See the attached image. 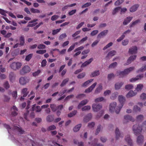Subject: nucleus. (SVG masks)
Instances as JSON below:
<instances>
[{
    "label": "nucleus",
    "mask_w": 146,
    "mask_h": 146,
    "mask_svg": "<svg viewBox=\"0 0 146 146\" xmlns=\"http://www.w3.org/2000/svg\"><path fill=\"white\" fill-rule=\"evenodd\" d=\"M31 70L30 67L28 65L24 66L20 71V72L21 75H23L29 72Z\"/></svg>",
    "instance_id": "39448f33"
},
{
    "label": "nucleus",
    "mask_w": 146,
    "mask_h": 146,
    "mask_svg": "<svg viewBox=\"0 0 146 146\" xmlns=\"http://www.w3.org/2000/svg\"><path fill=\"white\" fill-rule=\"evenodd\" d=\"M134 67H131L126 69L123 71H117L116 73L117 75L118 76H119L120 78H122L134 70Z\"/></svg>",
    "instance_id": "f03ea898"
},
{
    "label": "nucleus",
    "mask_w": 146,
    "mask_h": 146,
    "mask_svg": "<svg viewBox=\"0 0 146 146\" xmlns=\"http://www.w3.org/2000/svg\"><path fill=\"white\" fill-rule=\"evenodd\" d=\"M121 9L120 7H116L115 8V9L113 10L112 12V14L113 15H115L117 12L118 11L120 10Z\"/></svg>",
    "instance_id": "de8ad7c7"
},
{
    "label": "nucleus",
    "mask_w": 146,
    "mask_h": 146,
    "mask_svg": "<svg viewBox=\"0 0 146 146\" xmlns=\"http://www.w3.org/2000/svg\"><path fill=\"white\" fill-rule=\"evenodd\" d=\"M143 87V85L142 84H140L137 85V88H135V90L139 91H141Z\"/></svg>",
    "instance_id": "79ce46f5"
},
{
    "label": "nucleus",
    "mask_w": 146,
    "mask_h": 146,
    "mask_svg": "<svg viewBox=\"0 0 146 146\" xmlns=\"http://www.w3.org/2000/svg\"><path fill=\"white\" fill-rule=\"evenodd\" d=\"M143 77V74H140L139 75L137 76L136 78H133L130 80L129 81L131 82H133L137 80L138 79H141V78Z\"/></svg>",
    "instance_id": "5701e85b"
},
{
    "label": "nucleus",
    "mask_w": 146,
    "mask_h": 146,
    "mask_svg": "<svg viewBox=\"0 0 146 146\" xmlns=\"http://www.w3.org/2000/svg\"><path fill=\"white\" fill-rule=\"evenodd\" d=\"M133 110L135 112L140 111L141 109L140 108L138 107L137 106H135L134 107Z\"/></svg>",
    "instance_id": "69168bd1"
},
{
    "label": "nucleus",
    "mask_w": 146,
    "mask_h": 146,
    "mask_svg": "<svg viewBox=\"0 0 146 146\" xmlns=\"http://www.w3.org/2000/svg\"><path fill=\"white\" fill-rule=\"evenodd\" d=\"M33 54H30L26 56L25 58V60L27 61H29L32 58Z\"/></svg>",
    "instance_id": "49530a36"
},
{
    "label": "nucleus",
    "mask_w": 146,
    "mask_h": 146,
    "mask_svg": "<svg viewBox=\"0 0 146 146\" xmlns=\"http://www.w3.org/2000/svg\"><path fill=\"white\" fill-rule=\"evenodd\" d=\"M41 71L40 70H38L36 71L33 73V75L34 76H38L40 73Z\"/></svg>",
    "instance_id": "e2e57ef3"
},
{
    "label": "nucleus",
    "mask_w": 146,
    "mask_h": 146,
    "mask_svg": "<svg viewBox=\"0 0 146 146\" xmlns=\"http://www.w3.org/2000/svg\"><path fill=\"white\" fill-rule=\"evenodd\" d=\"M115 133L116 135V138L117 139H118L119 137L122 138L123 137V135L120 134L119 130L117 128L116 129Z\"/></svg>",
    "instance_id": "ddd939ff"
},
{
    "label": "nucleus",
    "mask_w": 146,
    "mask_h": 146,
    "mask_svg": "<svg viewBox=\"0 0 146 146\" xmlns=\"http://www.w3.org/2000/svg\"><path fill=\"white\" fill-rule=\"evenodd\" d=\"M81 126V124H80L76 126L73 129L74 132H76L78 131Z\"/></svg>",
    "instance_id": "473e14b6"
},
{
    "label": "nucleus",
    "mask_w": 146,
    "mask_h": 146,
    "mask_svg": "<svg viewBox=\"0 0 146 146\" xmlns=\"http://www.w3.org/2000/svg\"><path fill=\"white\" fill-rule=\"evenodd\" d=\"M115 77V75L113 73L109 74L108 76V80H111L112 78Z\"/></svg>",
    "instance_id": "052dcab7"
},
{
    "label": "nucleus",
    "mask_w": 146,
    "mask_h": 146,
    "mask_svg": "<svg viewBox=\"0 0 146 146\" xmlns=\"http://www.w3.org/2000/svg\"><path fill=\"white\" fill-rule=\"evenodd\" d=\"M46 48V46L43 44H40L38 46V48L39 49H44Z\"/></svg>",
    "instance_id": "680f3d73"
},
{
    "label": "nucleus",
    "mask_w": 146,
    "mask_h": 146,
    "mask_svg": "<svg viewBox=\"0 0 146 146\" xmlns=\"http://www.w3.org/2000/svg\"><path fill=\"white\" fill-rule=\"evenodd\" d=\"M118 100L120 103V104L117 106V108H118V110H115V113L117 114L119 113L121 108L123 106L124 103L125 101V99L124 97L122 96L121 95L119 96L118 97Z\"/></svg>",
    "instance_id": "7ed1b4c3"
},
{
    "label": "nucleus",
    "mask_w": 146,
    "mask_h": 146,
    "mask_svg": "<svg viewBox=\"0 0 146 146\" xmlns=\"http://www.w3.org/2000/svg\"><path fill=\"white\" fill-rule=\"evenodd\" d=\"M116 53V52L115 50H112L106 56V57L109 58L110 57H111L112 56L114 55Z\"/></svg>",
    "instance_id": "bb28decb"
},
{
    "label": "nucleus",
    "mask_w": 146,
    "mask_h": 146,
    "mask_svg": "<svg viewBox=\"0 0 146 146\" xmlns=\"http://www.w3.org/2000/svg\"><path fill=\"white\" fill-rule=\"evenodd\" d=\"M36 105L35 104L33 105L31 108V110L32 111L35 110L36 112H39L41 111V108L40 106H37L36 107Z\"/></svg>",
    "instance_id": "9b49d317"
},
{
    "label": "nucleus",
    "mask_w": 146,
    "mask_h": 146,
    "mask_svg": "<svg viewBox=\"0 0 146 146\" xmlns=\"http://www.w3.org/2000/svg\"><path fill=\"white\" fill-rule=\"evenodd\" d=\"M28 89L27 88L23 89L21 91V94H23V97H26L29 93V92L27 91Z\"/></svg>",
    "instance_id": "b1692460"
},
{
    "label": "nucleus",
    "mask_w": 146,
    "mask_h": 146,
    "mask_svg": "<svg viewBox=\"0 0 146 146\" xmlns=\"http://www.w3.org/2000/svg\"><path fill=\"white\" fill-rule=\"evenodd\" d=\"M53 117L51 115H49L46 117V120L48 122H51L53 121Z\"/></svg>",
    "instance_id": "a19ab883"
},
{
    "label": "nucleus",
    "mask_w": 146,
    "mask_h": 146,
    "mask_svg": "<svg viewBox=\"0 0 146 146\" xmlns=\"http://www.w3.org/2000/svg\"><path fill=\"white\" fill-rule=\"evenodd\" d=\"M86 75L85 72H83L79 74L77 76V78L79 79H81L84 77Z\"/></svg>",
    "instance_id": "864d4df0"
},
{
    "label": "nucleus",
    "mask_w": 146,
    "mask_h": 146,
    "mask_svg": "<svg viewBox=\"0 0 146 146\" xmlns=\"http://www.w3.org/2000/svg\"><path fill=\"white\" fill-rule=\"evenodd\" d=\"M146 70V64L144 65V66H142L141 68L139 69L137 71V72H143Z\"/></svg>",
    "instance_id": "ea45409f"
},
{
    "label": "nucleus",
    "mask_w": 146,
    "mask_h": 146,
    "mask_svg": "<svg viewBox=\"0 0 146 146\" xmlns=\"http://www.w3.org/2000/svg\"><path fill=\"white\" fill-rule=\"evenodd\" d=\"M143 118L144 116L143 115H139L136 117L137 121L138 122L141 121L143 120Z\"/></svg>",
    "instance_id": "72a5a7b5"
},
{
    "label": "nucleus",
    "mask_w": 146,
    "mask_h": 146,
    "mask_svg": "<svg viewBox=\"0 0 146 146\" xmlns=\"http://www.w3.org/2000/svg\"><path fill=\"white\" fill-rule=\"evenodd\" d=\"M124 119L125 120H126L128 121H130L133 122L135 121V119L133 117L128 115H125L124 116Z\"/></svg>",
    "instance_id": "412c9836"
},
{
    "label": "nucleus",
    "mask_w": 146,
    "mask_h": 146,
    "mask_svg": "<svg viewBox=\"0 0 146 146\" xmlns=\"http://www.w3.org/2000/svg\"><path fill=\"white\" fill-rule=\"evenodd\" d=\"M93 80V79H91L90 80H88L87 81L85 82L82 85V86L85 87L87 86L89 84L92 82Z\"/></svg>",
    "instance_id": "f704fd0d"
},
{
    "label": "nucleus",
    "mask_w": 146,
    "mask_h": 146,
    "mask_svg": "<svg viewBox=\"0 0 146 146\" xmlns=\"http://www.w3.org/2000/svg\"><path fill=\"white\" fill-rule=\"evenodd\" d=\"M88 102L87 100H85L82 101L78 106V109H80L82 106L86 105Z\"/></svg>",
    "instance_id": "f3484780"
},
{
    "label": "nucleus",
    "mask_w": 146,
    "mask_h": 146,
    "mask_svg": "<svg viewBox=\"0 0 146 146\" xmlns=\"http://www.w3.org/2000/svg\"><path fill=\"white\" fill-rule=\"evenodd\" d=\"M68 81L69 78H68L64 79L60 84V86L61 87L64 86L66 84V83L68 82Z\"/></svg>",
    "instance_id": "2f4dec72"
},
{
    "label": "nucleus",
    "mask_w": 146,
    "mask_h": 146,
    "mask_svg": "<svg viewBox=\"0 0 146 146\" xmlns=\"http://www.w3.org/2000/svg\"><path fill=\"white\" fill-rule=\"evenodd\" d=\"M137 48L136 46H133L129 48V52L131 54H136L137 52Z\"/></svg>",
    "instance_id": "1a4fd4ad"
},
{
    "label": "nucleus",
    "mask_w": 146,
    "mask_h": 146,
    "mask_svg": "<svg viewBox=\"0 0 146 146\" xmlns=\"http://www.w3.org/2000/svg\"><path fill=\"white\" fill-rule=\"evenodd\" d=\"M9 79L11 82H13L15 80L14 74L13 72H11L9 74Z\"/></svg>",
    "instance_id": "a878e982"
},
{
    "label": "nucleus",
    "mask_w": 146,
    "mask_h": 146,
    "mask_svg": "<svg viewBox=\"0 0 146 146\" xmlns=\"http://www.w3.org/2000/svg\"><path fill=\"white\" fill-rule=\"evenodd\" d=\"M61 29H57L56 30H53L52 31V34L53 35H54L57 34L58 32L60 31Z\"/></svg>",
    "instance_id": "4d7b16f0"
},
{
    "label": "nucleus",
    "mask_w": 146,
    "mask_h": 146,
    "mask_svg": "<svg viewBox=\"0 0 146 146\" xmlns=\"http://www.w3.org/2000/svg\"><path fill=\"white\" fill-rule=\"evenodd\" d=\"M136 57V55H134L133 56H131L127 60V61L126 64H125V65H128L131 63V61L135 60Z\"/></svg>",
    "instance_id": "a211bd4d"
},
{
    "label": "nucleus",
    "mask_w": 146,
    "mask_h": 146,
    "mask_svg": "<svg viewBox=\"0 0 146 146\" xmlns=\"http://www.w3.org/2000/svg\"><path fill=\"white\" fill-rule=\"evenodd\" d=\"M125 139L129 145L131 146L133 145L132 140L131 139L129 135H128L126 136Z\"/></svg>",
    "instance_id": "6ab92c4d"
},
{
    "label": "nucleus",
    "mask_w": 146,
    "mask_h": 146,
    "mask_svg": "<svg viewBox=\"0 0 146 146\" xmlns=\"http://www.w3.org/2000/svg\"><path fill=\"white\" fill-rule=\"evenodd\" d=\"M46 52V50H38L36 52V53L41 54H43Z\"/></svg>",
    "instance_id": "603ef678"
},
{
    "label": "nucleus",
    "mask_w": 146,
    "mask_h": 146,
    "mask_svg": "<svg viewBox=\"0 0 146 146\" xmlns=\"http://www.w3.org/2000/svg\"><path fill=\"white\" fill-rule=\"evenodd\" d=\"M30 11L32 13H38L40 12V11L39 10L37 9H34L33 8H31L30 9Z\"/></svg>",
    "instance_id": "6e6d98bb"
},
{
    "label": "nucleus",
    "mask_w": 146,
    "mask_h": 146,
    "mask_svg": "<svg viewBox=\"0 0 146 146\" xmlns=\"http://www.w3.org/2000/svg\"><path fill=\"white\" fill-rule=\"evenodd\" d=\"M113 43L112 42H110L108 44L106 45V46H104L103 48V50H104L110 47L112 45Z\"/></svg>",
    "instance_id": "0e129e2a"
},
{
    "label": "nucleus",
    "mask_w": 146,
    "mask_h": 146,
    "mask_svg": "<svg viewBox=\"0 0 146 146\" xmlns=\"http://www.w3.org/2000/svg\"><path fill=\"white\" fill-rule=\"evenodd\" d=\"M50 107L52 111L54 112L56 111L57 109V106L54 104H50Z\"/></svg>",
    "instance_id": "c9c22d12"
},
{
    "label": "nucleus",
    "mask_w": 146,
    "mask_h": 146,
    "mask_svg": "<svg viewBox=\"0 0 146 146\" xmlns=\"http://www.w3.org/2000/svg\"><path fill=\"white\" fill-rule=\"evenodd\" d=\"M143 128L146 129V121L143 123L141 127L139 126V125L137 124L134 125L133 126V130L134 134L137 135L141 133Z\"/></svg>",
    "instance_id": "f257e3e1"
},
{
    "label": "nucleus",
    "mask_w": 146,
    "mask_h": 146,
    "mask_svg": "<svg viewBox=\"0 0 146 146\" xmlns=\"http://www.w3.org/2000/svg\"><path fill=\"white\" fill-rule=\"evenodd\" d=\"M101 126L100 125L98 126L95 133L96 135H97L99 133L101 130Z\"/></svg>",
    "instance_id": "bf43d9fd"
},
{
    "label": "nucleus",
    "mask_w": 146,
    "mask_h": 146,
    "mask_svg": "<svg viewBox=\"0 0 146 146\" xmlns=\"http://www.w3.org/2000/svg\"><path fill=\"white\" fill-rule=\"evenodd\" d=\"M136 94V92H134L133 91H130L126 95L127 98L135 96Z\"/></svg>",
    "instance_id": "c85d7f7f"
},
{
    "label": "nucleus",
    "mask_w": 146,
    "mask_h": 146,
    "mask_svg": "<svg viewBox=\"0 0 146 146\" xmlns=\"http://www.w3.org/2000/svg\"><path fill=\"white\" fill-rule=\"evenodd\" d=\"M108 32V31L107 30H104L102 31L98 35L97 38H100L102 36H105L107 34Z\"/></svg>",
    "instance_id": "4be33fe9"
},
{
    "label": "nucleus",
    "mask_w": 146,
    "mask_h": 146,
    "mask_svg": "<svg viewBox=\"0 0 146 146\" xmlns=\"http://www.w3.org/2000/svg\"><path fill=\"white\" fill-rule=\"evenodd\" d=\"M29 79L26 77H21L19 79V82L22 85H24L29 82Z\"/></svg>",
    "instance_id": "6e6552de"
},
{
    "label": "nucleus",
    "mask_w": 146,
    "mask_h": 146,
    "mask_svg": "<svg viewBox=\"0 0 146 146\" xmlns=\"http://www.w3.org/2000/svg\"><path fill=\"white\" fill-rule=\"evenodd\" d=\"M133 86L132 84H129L125 86V89L127 90H129L132 89Z\"/></svg>",
    "instance_id": "5fc2aeb1"
},
{
    "label": "nucleus",
    "mask_w": 146,
    "mask_h": 146,
    "mask_svg": "<svg viewBox=\"0 0 146 146\" xmlns=\"http://www.w3.org/2000/svg\"><path fill=\"white\" fill-rule=\"evenodd\" d=\"M97 84L96 82H95L91 86L89 87L86 89L85 91V93H89L91 92L95 87Z\"/></svg>",
    "instance_id": "9d476101"
},
{
    "label": "nucleus",
    "mask_w": 146,
    "mask_h": 146,
    "mask_svg": "<svg viewBox=\"0 0 146 146\" xmlns=\"http://www.w3.org/2000/svg\"><path fill=\"white\" fill-rule=\"evenodd\" d=\"M8 13V11H5L3 10L0 9V13L2 15L6 16V13Z\"/></svg>",
    "instance_id": "3c124183"
},
{
    "label": "nucleus",
    "mask_w": 146,
    "mask_h": 146,
    "mask_svg": "<svg viewBox=\"0 0 146 146\" xmlns=\"http://www.w3.org/2000/svg\"><path fill=\"white\" fill-rule=\"evenodd\" d=\"M117 65L116 62H114L110 64L109 66V68H113L115 67Z\"/></svg>",
    "instance_id": "338daca9"
},
{
    "label": "nucleus",
    "mask_w": 146,
    "mask_h": 146,
    "mask_svg": "<svg viewBox=\"0 0 146 146\" xmlns=\"http://www.w3.org/2000/svg\"><path fill=\"white\" fill-rule=\"evenodd\" d=\"M140 22V20L139 19H138L136 20L135 21L131 23L129 25V27L130 28H131L133 27V26L136 25L138 23Z\"/></svg>",
    "instance_id": "58836bf2"
},
{
    "label": "nucleus",
    "mask_w": 146,
    "mask_h": 146,
    "mask_svg": "<svg viewBox=\"0 0 146 146\" xmlns=\"http://www.w3.org/2000/svg\"><path fill=\"white\" fill-rule=\"evenodd\" d=\"M116 103L115 102H113L111 103L110 105V111L111 112H112L114 111H115L116 110H118V108L117 107V109H115V108L116 107Z\"/></svg>",
    "instance_id": "423d86ee"
},
{
    "label": "nucleus",
    "mask_w": 146,
    "mask_h": 146,
    "mask_svg": "<svg viewBox=\"0 0 146 146\" xmlns=\"http://www.w3.org/2000/svg\"><path fill=\"white\" fill-rule=\"evenodd\" d=\"M92 117V114L91 113H89L84 117L83 121L85 122H87L90 120Z\"/></svg>",
    "instance_id": "2eb2a0df"
},
{
    "label": "nucleus",
    "mask_w": 146,
    "mask_h": 146,
    "mask_svg": "<svg viewBox=\"0 0 146 146\" xmlns=\"http://www.w3.org/2000/svg\"><path fill=\"white\" fill-rule=\"evenodd\" d=\"M77 113V111L76 110H74L70 113H68V116L69 117H72L76 115Z\"/></svg>",
    "instance_id": "4c0bfd02"
},
{
    "label": "nucleus",
    "mask_w": 146,
    "mask_h": 146,
    "mask_svg": "<svg viewBox=\"0 0 146 146\" xmlns=\"http://www.w3.org/2000/svg\"><path fill=\"white\" fill-rule=\"evenodd\" d=\"M98 32V30H95L93 31L90 33L91 36H93L97 34Z\"/></svg>",
    "instance_id": "774afa93"
},
{
    "label": "nucleus",
    "mask_w": 146,
    "mask_h": 146,
    "mask_svg": "<svg viewBox=\"0 0 146 146\" xmlns=\"http://www.w3.org/2000/svg\"><path fill=\"white\" fill-rule=\"evenodd\" d=\"M143 137L142 135L138 136L137 138V142L138 144L139 145L142 144L143 141Z\"/></svg>",
    "instance_id": "aec40b11"
},
{
    "label": "nucleus",
    "mask_w": 146,
    "mask_h": 146,
    "mask_svg": "<svg viewBox=\"0 0 146 146\" xmlns=\"http://www.w3.org/2000/svg\"><path fill=\"white\" fill-rule=\"evenodd\" d=\"M124 1V0H117L115 3L114 5L115 6H118L121 4Z\"/></svg>",
    "instance_id": "a18cd8bd"
},
{
    "label": "nucleus",
    "mask_w": 146,
    "mask_h": 146,
    "mask_svg": "<svg viewBox=\"0 0 146 146\" xmlns=\"http://www.w3.org/2000/svg\"><path fill=\"white\" fill-rule=\"evenodd\" d=\"M12 95L13 97L15 99H16L17 96V92L16 91H14L12 92Z\"/></svg>",
    "instance_id": "13d9d810"
},
{
    "label": "nucleus",
    "mask_w": 146,
    "mask_h": 146,
    "mask_svg": "<svg viewBox=\"0 0 146 146\" xmlns=\"http://www.w3.org/2000/svg\"><path fill=\"white\" fill-rule=\"evenodd\" d=\"M20 43L19 45L21 46H23L24 45L25 43L24 36H21L19 37Z\"/></svg>",
    "instance_id": "393cba45"
},
{
    "label": "nucleus",
    "mask_w": 146,
    "mask_h": 146,
    "mask_svg": "<svg viewBox=\"0 0 146 146\" xmlns=\"http://www.w3.org/2000/svg\"><path fill=\"white\" fill-rule=\"evenodd\" d=\"M123 82H119L115 84V89L118 90L119 89L123 84Z\"/></svg>",
    "instance_id": "cd10ccee"
},
{
    "label": "nucleus",
    "mask_w": 146,
    "mask_h": 146,
    "mask_svg": "<svg viewBox=\"0 0 146 146\" xmlns=\"http://www.w3.org/2000/svg\"><path fill=\"white\" fill-rule=\"evenodd\" d=\"M56 127L54 125L49 126L47 128L48 131H50L55 130L56 129Z\"/></svg>",
    "instance_id": "37998d69"
},
{
    "label": "nucleus",
    "mask_w": 146,
    "mask_h": 146,
    "mask_svg": "<svg viewBox=\"0 0 146 146\" xmlns=\"http://www.w3.org/2000/svg\"><path fill=\"white\" fill-rule=\"evenodd\" d=\"M91 108V107L89 106H85L82 108V110L83 111L88 110Z\"/></svg>",
    "instance_id": "09e8293b"
},
{
    "label": "nucleus",
    "mask_w": 146,
    "mask_h": 146,
    "mask_svg": "<svg viewBox=\"0 0 146 146\" xmlns=\"http://www.w3.org/2000/svg\"><path fill=\"white\" fill-rule=\"evenodd\" d=\"M100 74V73L99 70H96L92 73L91 76L93 77H95L98 76Z\"/></svg>",
    "instance_id": "e433bc0d"
},
{
    "label": "nucleus",
    "mask_w": 146,
    "mask_h": 146,
    "mask_svg": "<svg viewBox=\"0 0 146 146\" xmlns=\"http://www.w3.org/2000/svg\"><path fill=\"white\" fill-rule=\"evenodd\" d=\"M15 129L16 130H17L21 134H23L25 131L23 130L22 128H20L18 126H16L15 127Z\"/></svg>",
    "instance_id": "7c9ffc66"
},
{
    "label": "nucleus",
    "mask_w": 146,
    "mask_h": 146,
    "mask_svg": "<svg viewBox=\"0 0 146 146\" xmlns=\"http://www.w3.org/2000/svg\"><path fill=\"white\" fill-rule=\"evenodd\" d=\"M19 53V50L18 49H17L13 51L11 54L13 56H16L18 55Z\"/></svg>",
    "instance_id": "c03bdc74"
},
{
    "label": "nucleus",
    "mask_w": 146,
    "mask_h": 146,
    "mask_svg": "<svg viewBox=\"0 0 146 146\" xmlns=\"http://www.w3.org/2000/svg\"><path fill=\"white\" fill-rule=\"evenodd\" d=\"M67 36L66 34L65 33L61 34L58 38L59 40H62L64 38H66Z\"/></svg>",
    "instance_id": "8fccbe9b"
},
{
    "label": "nucleus",
    "mask_w": 146,
    "mask_h": 146,
    "mask_svg": "<svg viewBox=\"0 0 146 146\" xmlns=\"http://www.w3.org/2000/svg\"><path fill=\"white\" fill-rule=\"evenodd\" d=\"M139 7V4H135L130 8V11L131 12H134L137 10Z\"/></svg>",
    "instance_id": "dca6fc26"
},
{
    "label": "nucleus",
    "mask_w": 146,
    "mask_h": 146,
    "mask_svg": "<svg viewBox=\"0 0 146 146\" xmlns=\"http://www.w3.org/2000/svg\"><path fill=\"white\" fill-rule=\"evenodd\" d=\"M93 58H92L82 63L81 66V67H84L87 66L88 64H90L92 62L93 60Z\"/></svg>",
    "instance_id": "4468645a"
},
{
    "label": "nucleus",
    "mask_w": 146,
    "mask_h": 146,
    "mask_svg": "<svg viewBox=\"0 0 146 146\" xmlns=\"http://www.w3.org/2000/svg\"><path fill=\"white\" fill-rule=\"evenodd\" d=\"M102 89V86L101 84H100L98 86L96 89L95 93H98L100 92Z\"/></svg>",
    "instance_id": "c756f323"
},
{
    "label": "nucleus",
    "mask_w": 146,
    "mask_h": 146,
    "mask_svg": "<svg viewBox=\"0 0 146 146\" xmlns=\"http://www.w3.org/2000/svg\"><path fill=\"white\" fill-rule=\"evenodd\" d=\"M22 64L19 62H14L11 64L10 65L11 68L14 70L19 69L21 67Z\"/></svg>",
    "instance_id": "20e7f679"
},
{
    "label": "nucleus",
    "mask_w": 146,
    "mask_h": 146,
    "mask_svg": "<svg viewBox=\"0 0 146 146\" xmlns=\"http://www.w3.org/2000/svg\"><path fill=\"white\" fill-rule=\"evenodd\" d=\"M102 106L101 104H93L92 105V108L94 111L97 112L102 108Z\"/></svg>",
    "instance_id": "0eeeda50"
},
{
    "label": "nucleus",
    "mask_w": 146,
    "mask_h": 146,
    "mask_svg": "<svg viewBox=\"0 0 146 146\" xmlns=\"http://www.w3.org/2000/svg\"><path fill=\"white\" fill-rule=\"evenodd\" d=\"M133 17H128L125 19L123 22V24L124 25H125L129 23L132 20Z\"/></svg>",
    "instance_id": "f8f14e48"
}]
</instances>
